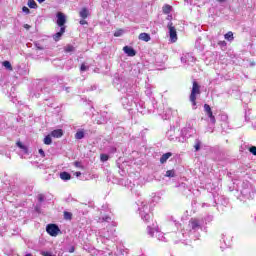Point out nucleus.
Here are the masks:
<instances>
[{"instance_id": "obj_8", "label": "nucleus", "mask_w": 256, "mask_h": 256, "mask_svg": "<svg viewBox=\"0 0 256 256\" xmlns=\"http://www.w3.org/2000/svg\"><path fill=\"white\" fill-rule=\"evenodd\" d=\"M51 137H54L55 139H61V137H63V129H56L53 130L50 133Z\"/></svg>"}, {"instance_id": "obj_12", "label": "nucleus", "mask_w": 256, "mask_h": 256, "mask_svg": "<svg viewBox=\"0 0 256 256\" xmlns=\"http://www.w3.org/2000/svg\"><path fill=\"white\" fill-rule=\"evenodd\" d=\"M172 9H173V8H172L171 5H169V4H165V5L162 7V11H163L164 15H169V13H171Z\"/></svg>"}, {"instance_id": "obj_40", "label": "nucleus", "mask_w": 256, "mask_h": 256, "mask_svg": "<svg viewBox=\"0 0 256 256\" xmlns=\"http://www.w3.org/2000/svg\"><path fill=\"white\" fill-rule=\"evenodd\" d=\"M38 51H43V47L37 46Z\"/></svg>"}, {"instance_id": "obj_24", "label": "nucleus", "mask_w": 256, "mask_h": 256, "mask_svg": "<svg viewBox=\"0 0 256 256\" xmlns=\"http://www.w3.org/2000/svg\"><path fill=\"white\" fill-rule=\"evenodd\" d=\"M89 66L85 65V63H82L80 66V71L84 72V71H88Z\"/></svg>"}, {"instance_id": "obj_36", "label": "nucleus", "mask_w": 256, "mask_h": 256, "mask_svg": "<svg viewBox=\"0 0 256 256\" xmlns=\"http://www.w3.org/2000/svg\"><path fill=\"white\" fill-rule=\"evenodd\" d=\"M24 29H27V31H29V29H31V25H29V24H24Z\"/></svg>"}, {"instance_id": "obj_9", "label": "nucleus", "mask_w": 256, "mask_h": 256, "mask_svg": "<svg viewBox=\"0 0 256 256\" xmlns=\"http://www.w3.org/2000/svg\"><path fill=\"white\" fill-rule=\"evenodd\" d=\"M138 39L140 41H145V43H149V41H151V35H149L148 33H140L138 36Z\"/></svg>"}, {"instance_id": "obj_11", "label": "nucleus", "mask_w": 256, "mask_h": 256, "mask_svg": "<svg viewBox=\"0 0 256 256\" xmlns=\"http://www.w3.org/2000/svg\"><path fill=\"white\" fill-rule=\"evenodd\" d=\"M90 13H89V9L87 8H82L79 12V17H81V19H87V17H89Z\"/></svg>"}, {"instance_id": "obj_28", "label": "nucleus", "mask_w": 256, "mask_h": 256, "mask_svg": "<svg viewBox=\"0 0 256 256\" xmlns=\"http://www.w3.org/2000/svg\"><path fill=\"white\" fill-rule=\"evenodd\" d=\"M74 167H77L78 169H83V165H81V162L79 161L74 162Z\"/></svg>"}, {"instance_id": "obj_27", "label": "nucleus", "mask_w": 256, "mask_h": 256, "mask_svg": "<svg viewBox=\"0 0 256 256\" xmlns=\"http://www.w3.org/2000/svg\"><path fill=\"white\" fill-rule=\"evenodd\" d=\"M121 35H123V30H122V29L117 30V31L114 33V37H121Z\"/></svg>"}, {"instance_id": "obj_15", "label": "nucleus", "mask_w": 256, "mask_h": 256, "mask_svg": "<svg viewBox=\"0 0 256 256\" xmlns=\"http://www.w3.org/2000/svg\"><path fill=\"white\" fill-rule=\"evenodd\" d=\"M224 39H226V41H233V39H235V37L233 36V33L231 31H229L228 33H226L224 35Z\"/></svg>"}, {"instance_id": "obj_5", "label": "nucleus", "mask_w": 256, "mask_h": 256, "mask_svg": "<svg viewBox=\"0 0 256 256\" xmlns=\"http://www.w3.org/2000/svg\"><path fill=\"white\" fill-rule=\"evenodd\" d=\"M204 111L206 115L209 117L211 123L215 125V123H217V120L215 119V115H213V110H211V106H209V104H204Z\"/></svg>"}, {"instance_id": "obj_19", "label": "nucleus", "mask_w": 256, "mask_h": 256, "mask_svg": "<svg viewBox=\"0 0 256 256\" xmlns=\"http://www.w3.org/2000/svg\"><path fill=\"white\" fill-rule=\"evenodd\" d=\"M64 219H66V221H71V219H73V214L71 212L64 211Z\"/></svg>"}, {"instance_id": "obj_42", "label": "nucleus", "mask_w": 256, "mask_h": 256, "mask_svg": "<svg viewBox=\"0 0 256 256\" xmlns=\"http://www.w3.org/2000/svg\"><path fill=\"white\" fill-rule=\"evenodd\" d=\"M219 3H225V0H218Z\"/></svg>"}, {"instance_id": "obj_33", "label": "nucleus", "mask_w": 256, "mask_h": 256, "mask_svg": "<svg viewBox=\"0 0 256 256\" xmlns=\"http://www.w3.org/2000/svg\"><path fill=\"white\" fill-rule=\"evenodd\" d=\"M41 255L42 256H53V254L51 252H47V251H42Z\"/></svg>"}, {"instance_id": "obj_6", "label": "nucleus", "mask_w": 256, "mask_h": 256, "mask_svg": "<svg viewBox=\"0 0 256 256\" xmlns=\"http://www.w3.org/2000/svg\"><path fill=\"white\" fill-rule=\"evenodd\" d=\"M123 51L126 53V55H128V57H135L137 55V51L130 46H124Z\"/></svg>"}, {"instance_id": "obj_43", "label": "nucleus", "mask_w": 256, "mask_h": 256, "mask_svg": "<svg viewBox=\"0 0 256 256\" xmlns=\"http://www.w3.org/2000/svg\"><path fill=\"white\" fill-rule=\"evenodd\" d=\"M25 256H33V254H31V253H28V254H26Z\"/></svg>"}, {"instance_id": "obj_44", "label": "nucleus", "mask_w": 256, "mask_h": 256, "mask_svg": "<svg viewBox=\"0 0 256 256\" xmlns=\"http://www.w3.org/2000/svg\"><path fill=\"white\" fill-rule=\"evenodd\" d=\"M108 219H111V218H109V217H106V218L104 219V221H107Z\"/></svg>"}, {"instance_id": "obj_2", "label": "nucleus", "mask_w": 256, "mask_h": 256, "mask_svg": "<svg viewBox=\"0 0 256 256\" xmlns=\"http://www.w3.org/2000/svg\"><path fill=\"white\" fill-rule=\"evenodd\" d=\"M46 232L51 237H57V235H59V233H61V229H59V226H57V224H48L46 226Z\"/></svg>"}, {"instance_id": "obj_4", "label": "nucleus", "mask_w": 256, "mask_h": 256, "mask_svg": "<svg viewBox=\"0 0 256 256\" xmlns=\"http://www.w3.org/2000/svg\"><path fill=\"white\" fill-rule=\"evenodd\" d=\"M56 17V23L58 27H60V29H63V27H67L65 26V24L67 23V18L65 17V14H63L62 12H58Z\"/></svg>"}, {"instance_id": "obj_3", "label": "nucleus", "mask_w": 256, "mask_h": 256, "mask_svg": "<svg viewBox=\"0 0 256 256\" xmlns=\"http://www.w3.org/2000/svg\"><path fill=\"white\" fill-rule=\"evenodd\" d=\"M169 29V35L172 43L177 42V29H175V26H173V22H169L167 25Z\"/></svg>"}, {"instance_id": "obj_16", "label": "nucleus", "mask_w": 256, "mask_h": 256, "mask_svg": "<svg viewBox=\"0 0 256 256\" xmlns=\"http://www.w3.org/2000/svg\"><path fill=\"white\" fill-rule=\"evenodd\" d=\"M64 51H65V53H73V51H75V47L73 45L69 44V45L65 46Z\"/></svg>"}, {"instance_id": "obj_14", "label": "nucleus", "mask_w": 256, "mask_h": 256, "mask_svg": "<svg viewBox=\"0 0 256 256\" xmlns=\"http://www.w3.org/2000/svg\"><path fill=\"white\" fill-rule=\"evenodd\" d=\"M60 179H62V181H69L71 179V174L68 172H62L60 173Z\"/></svg>"}, {"instance_id": "obj_23", "label": "nucleus", "mask_w": 256, "mask_h": 256, "mask_svg": "<svg viewBox=\"0 0 256 256\" xmlns=\"http://www.w3.org/2000/svg\"><path fill=\"white\" fill-rule=\"evenodd\" d=\"M165 177H175V170H167Z\"/></svg>"}, {"instance_id": "obj_37", "label": "nucleus", "mask_w": 256, "mask_h": 256, "mask_svg": "<svg viewBox=\"0 0 256 256\" xmlns=\"http://www.w3.org/2000/svg\"><path fill=\"white\" fill-rule=\"evenodd\" d=\"M144 219H145V221H149V219H151V216H149V214H146V215H144Z\"/></svg>"}, {"instance_id": "obj_7", "label": "nucleus", "mask_w": 256, "mask_h": 256, "mask_svg": "<svg viewBox=\"0 0 256 256\" xmlns=\"http://www.w3.org/2000/svg\"><path fill=\"white\" fill-rule=\"evenodd\" d=\"M65 29H67V27H62V28H60L59 32H57L56 34L53 35V39L56 43L58 41H61V37H63V35L65 34Z\"/></svg>"}, {"instance_id": "obj_18", "label": "nucleus", "mask_w": 256, "mask_h": 256, "mask_svg": "<svg viewBox=\"0 0 256 256\" xmlns=\"http://www.w3.org/2000/svg\"><path fill=\"white\" fill-rule=\"evenodd\" d=\"M28 7H30V9H37V2H35V0H28Z\"/></svg>"}, {"instance_id": "obj_39", "label": "nucleus", "mask_w": 256, "mask_h": 256, "mask_svg": "<svg viewBox=\"0 0 256 256\" xmlns=\"http://www.w3.org/2000/svg\"><path fill=\"white\" fill-rule=\"evenodd\" d=\"M75 175L76 177H81V172H76Z\"/></svg>"}, {"instance_id": "obj_34", "label": "nucleus", "mask_w": 256, "mask_h": 256, "mask_svg": "<svg viewBox=\"0 0 256 256\" xmlns=\"http://www.w3.org/2000/svg\"><path fill=\"white\" fill-rule=\"evenodd\" d=\"M80 25H87V21L82 18V20L79 21Z\"/></svg>"}, {"instance_id": "obj_13", "label": "nucleus", "mask_w": 256, "mask_h": 256, "mask_svg": "<svg viewBox=\"0 0 256 256\" xmlns=\"http://www.w3.org/2000/svg\"><path fill=\"white\" fill-rule=\"evenodd\" d=\"M190 225H191V229H199V220L197 219H191L189 221Z\"/></svg>"}, {"instance_id": "obj_41", "label": "nucleus", "mask_w": 256, "mask_h": 256, "mask_svg": "<svg viewBox=\"0 0 256 256\" xmlns=\"http://www.w3.org/2000/svg\"><path fill=\"white\" fill-rule=\"evenodd\" d=\"M38 1V3H43V2H45V0H37Z\"/></svg>"}, {"instance_id": "obj_32", "label": "nucleus", "mask_w": 256, "mask_h": 256, "mask_svg": "<svg viewBox=\"0 0 256 256\" xmlns=\"http://www.w3.org/2000/svg\"><path fill=\"white\" fill-rule=\"evenodd\" d=\"M249 151L252 153V155H256V146L250 147Z\"/></svg>"}, {"instance_id": "obj_25", "label": "nucleus", "mask_w": 256, "mask_h": 256, "mask_svg": "<svg viewBox=\"0 0 256 256\" xmlns=\"http://www.w3.org/2000/svg\"><path fill=\"white\" fill-rule=\"evenodd\" d=\"M194 149L196 151H199L201 149V141H197L196 144L194 145Z\"/></svg>"}, {"instance_id": "obj_31", "label": "nucleus", "mask_w": 256, "mask_h": 256, "mask_svg": "<svg viewBox=\"0 0 256 256\" xmlns=\"http://www.w3.org/2000/svg\"><path fill=\"white\" fill-rule=\"evenodd\" d=\"M17 147H19V149H25V146L23 145V143L21 141L16 142Z\"/></svg>"}, {"instance_id": "obj_30", "label": "nucleus", "mask_w": 256, "mask_h": 256, "mask_svg": "<svg viewBox=\"0 0 256 256\" xmlns=\"http://www.w3.org/2000/svg\"><path fill=\"white\" fill-rule=\"evenodd\" d=\"M22 11H23V13H26V15H29V13H31V10H29V9L27 8V6H23V7H22Z\"/></svg>"}, {"instance_id": "obj_10", "label": "nucleus", "mask_w": 256, "mask_h": 256, "mask_svg": "<svg viewBox=\"0 0 256 256\" xmlns=\"http://www.w3.org/2000/svg\"><path fill=\"white\" fill-rule=\"evenodd\" d=\"M170 157H173V153L168 152V153L163 154L160 158L161 165H164V163H167V161L169 160Z\"/></svg>"}, {"instance_id": "obj_22", "label": "nucleus", "mask_w": 256, "mask_h": 256, "mask_svg": "<svg viewBox=\"0 0 256 256\" xmlns=\"http://www.w3.org/2000/svg\"><path fill=\"white\" fill-rule=\"evenodd\" d=\"M100 161H101L102 163H105V161H109V155H107V154H101V155H100Z\"/></svg>"}, {"instance_id": "obj_38", "label": "nucleus", "mask_w": 256, "mask_h": 256, "mask_svg": "<svg viewBox=\"0 0 256 256\" xmlns=\"http://www.w3.org/2000/svg\"><path fill=\"white\" fill-rule=\"evenodd\" d=\"M69 253H75V247L72 246L69 250Z\"/></svg>"}, {"instance_id": "obj_21", "label": "nucleus", "mask_w": 256, "mask_h": 256, "mask_svg": "<svg viewBox=\"0 0 256 256\" xmlns=\"http://www.w3.org/2000/svg\"><path fill=\"white\" fill-rule=\"evenodd\" d=\"M85 137V132L83 131H78L75 134V139H83Z\"/></svg>"}, {"instance_id": "obj_26", "label": "nucleus", "mask_w": 256, "mask_h": 256, "mask_svg": "<svg viewBox=\"0 0 256 256\" xmlns=\"http://www.w3.org/2000/svg\"><path fill=\"white\" fill-rule=\"evenodd\" d=\"M148 235H150V237H153V235H155V230H153V228H151L150 226H148Z\"/></svg>"}, {"instance_id": "obj_35", "label": "nucleus", "mask_w": 256, "mask_h": 256, "mask_svg": "<svg viewBox=\"0 0 256 256\" xmlns=\"http://www.w3.org/2000/svg\"><path fill=\"white\" fill-rule=\"evenodd\" d=\"M38 152L41 155V157H45V151H43V149H39Z\"/></svg>"}, {"instance_id": "obj_20", "label": "nucleus", "mask_w": 256, "mask_h": 256, "mask_svg": "<svg viewBox=\"0 0 256 256\" xmlns=\"http://www.w3.org/2000/svg\"><path fill=\"white\" fill-rule=\"evenodd\" d=\"M53 143V140L51 139V135H47L44 138V145H51Z\"/></svg>"}, {"instance_id": "obj_29", "label": "nucleus", "mask_w": 256, "mask_h": 256, "mask_svg": "<svg viewBox=\"0 0 256 256\" xmlns=\"http://www.w3.org/2000/svg\"><path fill=\"white\" fill-rule=\"evenodd\" d=\"M38 201H39V203H43L45 201V196L43 194H39Z\"/></svg>"}, {"instance_id": "obj_17", "label": "nucleus", "mask_w": 256, "mask_h": 256, "mask_svg": "<svg viewBox=\"0 0 256 256\" xmlns=\"http://www.w3.org/2000/svg\"><path fill=\"white\" fill-rule=\"evenodd\" d=\"M3 67H5L6 69H8V71H13V66L11 65V62L9 61H4L2 63Z\"/></svg>"}, {"instance_id": "obj_1", "label": "nucleus", "mask_w": 256, "mask_h": 256, "mask_svg": "<svg viewBox=\"0 0 256 256\" xmlns=\"http://www.w3.org/2000/svg\"><path fill=\"white\" fill-rule=\"evenodd\" d=\"M197 95H201V86L199 85V83H197V81H194L190 94V101L194 107L195 105H197Z\"/></svg>"}]
</instances>
